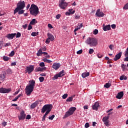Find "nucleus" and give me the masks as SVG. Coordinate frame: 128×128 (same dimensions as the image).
Listing matches in <instances>:
<instances>
[{
  "label": "nucleus",
  "mask_w": 128,
  "mask_h": 128,
  "mask_svg": "<svg viewBox=\"0 0 128 128\" xmlns=\"http://www.w3.org/2000/svg\"><path fill=\"white\" fill-rule=\"evenodd\" d=\"M36 84V81L34 80L29 81V84L25 88V92L27 96H30L32 93L34 92Z\"/></svg>",
  "instance_id": "obj_1"
},
{
  "label": "nucleus",
  "mask_w": 128,
  "mask_h": 128,
  "mask_svg": "<svg viewBox=\"0 0 128 128\" xmlns=\"http://www.w3.org/2000/svg\"><path fill=\"white\" fill-rule=\"evenodd\" d=\"M30 12L32 16H36L38 14V12H39L38 7L36 5L32 4L31 5L30 8Z\"/></svg>",
  "instance_id": "obj_2"
},
{
  "label": "nucleus",
  "mask_w": 128,
  "mask_h": 128,
  "mask_svg": "<svg viewBox=\"0 0 128 128\" xmlns=\"http://www.w3.org/2000/svg\"><path fill=\"white\" fill-rule=\"evenodd\" d=\"M26 8V2L24 1L20 0L16 4V8L14 10V14L18 12V10H24Z\"/></svg>",
  "instance_id": "obj_3"
},
{
  "label": "nucleus",
  "mask_w": 128,
  "mask_h": 128,
  "mask_svg": "<svg viewBox=\"0 0 128 128\" xmlns=\"http://www.w3.org/2000/svg\"><path fill=\"white\" fill-rule=\"evenodd\" d=\"M86 42L90 44V46H96L98 44V40L96 38H89L86 40Z\"/></svg>",
  "instance_id": "obj_4"
},
{
  "label": "nucleus",
  "mask_w": 128,
  "mask_h": 128,
  "mask_svg": "<svg viewBox=\"0 0 128 128\" xmlns=\"http://www.w3.org/2000/svg\"><path fill=\"white\" fill-rule=\"evenodd\" d=\"M52 108V104H46L42 107L41 112H42V114H44L46 112V114H48L50 112Z\"/></svg>",
  "instance_id": "obj_5"
},
{
  "label": "nucleus",
  "mask_w": 128,
  "mask_h": 128,
  "mask_svg": "<svg viewBox=\"0 0 128 128\" xmlns=\"http://www.w3.org/2000/svg\"><path fill=\"white\" fill-rule=\"evenodd\" d=\"M76 107L70 108L65 114L64 116V118H68V116H70L74 114V112H76Z\"/></svg>",
  "instance_id": "obj_6"
},
{
  "label": "nucleus",
  "mask_w": 128,
  "mask_h": 128,
  "mask_svg": "<svg viewBox=\"0 0 128 128\" xmlns=\"http://www.w3.org/2000/svg\"><path fill=\"white\" fill-rule=\"evenodd\" d=\"M68 6V3L66 2V0H61L59 2V6L62 10H66V7Z\"/></svg>",
  "instance_id": "obj_7"
},
{
  "label": "nucleus",
  "mask_w": 128,
  "mask_h": 128,
  "mask_svg": "<svg viewBox=\"0 0 128 128\" xmlns=\"http://www.w3.org/2000/svg\"><path fill=\"white\" fill-rule=\"evenodd\" d=\"M108 118H110V116H104L102 120L104 124H105L106 126H110V120H108Z\"/></svg>",
  "instance_id": "obj_8"
},
{
  "label": "nucleus",
  "mask_w": 128,
  "mask_h": 128,
  "mask_svg": "<svg viewBox=\"0 0 128 128\" xmlns=\"http://www.w3.org/2000/svg\"><path fill=\"white\" fill-rule=\"evenodd\" d=\"M12 92V89L10 88H0V94H8V92Z\"/></svg>",
  "instance_id": "obj_9"
},
{
  "label": "nucleus",
  "mask_w": 128,
  "mask_h": 128,
  "mask_svg": "<svg viewBox=\"0 0 128 128\" xmlns=\"http://www.w3.org/2000/svg\"><path fill=\"white\" fill-rule=\"evenodd\" d=\"M95 15L98 18H104V14L102 12L100 11V9H98L96 10Z\"/></svg>",
  "instance_id": "obj_10"
},
{
  "label": "nucleus",
  "mask_w": 128,
  "mask_h": 128,
  "mask_svg": "<svg viewBox=\"0 0 128 128\" xmlns=\"http://www.w3.org/2000/svg\"><path fill=\"white\" fill-rule=\"evenodd\" d=\"M19 120H24L26 118V114L24 111L22 110L20 113V116H18Z\"/></svg>",
  "instance_id": "obj_11"
},
{
  "label": "nucleus",
  "mask_w": 128,
  "mask_h": 128,
  "mask_svg": "<svg viewBox=\"0 0 128 128\" xmlns=\"http://www.w3.org/2000/svg\"><path fill=\"white\" fill-rule=\"evenodd\" d=\"M34 66L32 65H30L26 68V72H28V74L34 72Z\"/></svg>",
  "instance_id": "obj_12"
},
{
  "label": "nucleus",
  "mask_w": 128,
  "mask_h": 128,
  "mask_svg": "<svg viewBox=\"0 0 128 128\" xmlns=\"http://www.w3.org/2000/svg\"><path fill=\"white\" fill-rule=\"evenodd\" d=\"M92 110H98L100 108V103L98 102H96L92 106Z\"/></svg>",
  "instance_id": "obj_13"
},
{
  "label": "nucleus",
  "mask_w": 128,
  "mask_h": 128,
  "mask_svg": "<svg viewBox=\"0 0 128 128\" xmlns=\"http://www.w3.org/2000/svg\"><path fill=\"white\" fill-rule=\"evenodd\" d=\"M122 52H120L119 53L116 54L115 56V57L114 58V60L115 62H116V60H120V58H122Z\"/></svg>",
  "instance_id": "obj_14"
},
{
  "label": "nucleus",
  "mask_w": 128,
  "mask_h": 128,
  "mask_svg": "<svg viewBox=\"0 0 128 128\" xmlns=\"http://www.w3.org/2000/svg\"><path fill=\"white\" fill-rule=\"evenodd\" d=\"M52 68L56 70H58L60 68V63H54L52 66Z\"/></svg>",
  "instance_id": "obj_15"
},
{
  "label": "nucleus",
  "mask_w": 128,
  "mask_h": 128,
  "mask_svg": "<svg viewBox=\"0 0 128 128\" xmlns=\"http://www.w3.org/2000/svg\"><path fill=\"white\" fill-rule=\"evenodd\" d=\"M16 36V34L14 33V34H8V35L6 36V38H8V40H12L14 38V36Z\"/></svg>",
  "instance_id": "obj_16"
},
{
  "label": "nucleus",
  "mask_w": 128,
  "mask_h": 128,
  "mask_svg": "<svg viewBox=\"0 0 128 128\" xmlns=\"http://www.w3.org/2000/svg\"><path fill=\"white\" fill-rule=\"evenodd\" d=\"M46 70V68H40V67H37L35 68V72H44V70Z\"/></svg>",
  "instance_id": "obj_17"
},
{
  "label": "nucleus",
  "mask_w": 128,
  "mask_h": 128,
  "mask_svg": "<svg viewBox=\"0 0 128 128\" xmlns=\"http://www.w3.org/2000/svg\"><path fill=\"white\" fill-rule=\"evenodd\" d=\"M123 96H124V92H118L117 94V96H116V98H118V100H121Z\"/></svg>",
  "instance_id": "obj_18"
},
{
  "label": "nucleus",
  "mask_w": 128,
  "mask_h": 128,
  "mask_svg": "<svg viewBox=\"0 0 128 128\" xmlns=\"http://www.w3.org/2000/svg\"><path fill=\"white\" fill-rule=\"evenodd\" d=\"M104 26V24H103V30H104V32H106V30H110V24H108L106 26Z\"/></svg>",
  "instance_id": "obj_19"
},
{
  "label": "nucleus",
  "mask_w": 128,
  "mask_h": 128,
  "mask_svg": "<svg viewBox=\"0 0 128 128\" xmlns=\"http://www.w3.org/2000/svg\"><path fill=\"white\" fill-rule=\"evenodd\" d=\"M38 104H39L38 101H36L35 102L31 104L30 108H32V109L36 108L38 106Z\"/></svg>",
  "instance_id": "obj_20"
},
{
  "label": "nucleus",
  "mask_w": 128,
  "mask_h": 128,
  "mask_svg": "<svg viewBox=\"0 0 128 128\" xmlns=\"http://www.w3.org/2000/svg\"><path fill=\"white\" fill-rule=\"evenodd\" d=\"M82 78H86L90 76V72L82 73Z\"/></svg>",
  "instance_id": "obj_21"
},
{
  "label": "nucleus",
  "mask_w": 128,
  "mask_h": 128,
  "mask_svg": "<svg viewBox=\"0 0 128 128\" xmlns=\"http://www.w3.org/2000/svg\"><path fill=\"white\" fill-rule=\"evenodd\" d=\"M47 36H48V38L50 39V40H52V41L54 40V35H52V34H50V33H48L47 34Z\"/></svg>",
  "instance_id": "obj_22"
},
{
  "label": "nucleus",
  "mask_w": 128,
  "mask_h": 128,
  "mask_svg": "<svg viewBox=\"0 0 128 128\" xmlns=\"http://www.w3.org/2000/svg\"><path fill=\"white\" fill-rule=\"evenodd\" d=\"M58 76H60V78H62V76H64L66 74V72H64V70H62L60 71L58 74Z\"/></svg>",
  "instance_id": "obj_23"
},
{
  "label": "nucleus",
  "mask_w": 128,
  "mask_h": 128,
  "mask_svg": "<svg viewBox=\"0 0 128 128\" xmlns=\"http://www.w3.org/2000/svg\"><path fill=\"white\" fill-rule=\"evenodd\" d=\"M44 54V52H42V49H40L38 52L36 53L37 56H40L42 54Z\"/></svg>",
  "instance_id": "obj_24"
},
{
  "label": "nucleus",
  "mask_w": 128,
  "mask_h": 128,
  "mask_svg": "<svg viewBox=\"0 0 128 128\" xmlns=\"http://www.w3.org/2000/svg\"><path fill=\"white\" fill-rule=\"evenodd\" d=\"M37 22H38V21H36V18H34L30 22V24H32L33 26H34V24H36Z\"/></svg>",
  "instance_id": "obj_25"
},
{
  "label": "nucleus",
  "mask_w": 128,
  "mask_h": 128,
  "mask_svg": "<svg viewBox=\"0 0 128 128\" xmlns=\"http://www.w3.org/2000/svg\"><path fill=\"white\" fill-rule=\"evenodd\" d=\"M43 62H48V64H50V62H52V61L50 60H48L46 59V58H44L42 60Z\"/></svg>",
  "instance_id": "obj_26"
},
{
  "label": "nucleus",
  "mask_w": 128,
  "mask_h": 128,
  "mask_svg": "<svg viewBox=\"0 0 128 128\" xmlns=\"http://www.w3.org/2000/svg\"><path fill=\"white\" fill-rule=\"evenodd\" d=\"M74 12H76V10H73L72 12H66V16H70V14H74Z\"/></svg>",
  "instance_id": "obj_27"
},
{
  "label": "nucleus",
  "mask_w": 128,
  "mask_h": 128,
  "mask_svg": "<svg viewBox=\"0 0 128 128\" xmlns=\"http://www.w3.org/2000/svg\"><path fill=\"white\" fill-rule=\"evenodd\" d=\"M110 86H112V84H110V83L108 82L104 85V88H109L110 87Z\"/></svg>",
  "instance_id": "obj_28"
},
{
  "label": "nucleus",
  "mask_w": 128,
  "mask_h": 128,
  "mask_svg": "<svg viewBox=\"0 0 128 128\" xmlns=\"http://www.w3.org/2000/svg\"><path fill=\"white\" fill-rule=\"evenodd\" d=\"M58 78H60V75H58V74H56V75H54V77L52 78L53 80H58Z\"/></svg>",
  "instance_id": "obj_29"
},
{
  "label": "nucleus",
  "mask_w": 128,
  "mask_h": 128,
  "mask_svg": "<svg viewBox=\"0 0 128 128\" xmlns=\"http://www.w3.org/2000/svg\"><path fill=\"white\" fill-rule=\"evenodd\" d=\"M121 68H122L123 72H124L126 70V65L124 64H122L121 65Z\"/></svg>",
  "instance_id": "obj_30"
},
{
  "label": "nucleus",
  "mask_w": 128,
  "mask_h": 128,
  "mask_svg": "<svg viewBox=\"0 0 128 128\" xmlns=\"http://www.w3.org/2000/svg\"><path fill=\"white\" fill-rule=\"evenodd\" d=\"M11 44L10 42L6 43L5 44H3V47L8 48V46H10Z\"/></svg>",
  "instance_id": "obj_31"
},
{
  "label": "nucleus",
  "mask_w": 128,
  "mask_h": 128,
  "mask_svg": "<svg viewBox=\"0 0 128 128\" xmlns=\"http://www.w3.org/2000/svg\"><path fill=\"white\" fill-rule=\"evenodd\" d=\"M6 72L8 74H12V70L10 68H8L6 70Z\"/></svg>",
  "instance_id": "obj_32"
},
{
  "label": "nucleus",
  "mask_w": 128,
  "mask_h": 128,
  "mask_svg": "<svg viewBox=\"0 0 128 128\" xmlns=\"http://www.w3.org/2000/svg\"><path fill=\"white\" fill-rule=\"evenodd\" d=\"M72 97L70 96L66 99V102H72Z\"/></svg>",
  "instance_id": "obj_33"
},
{
  "label": "nucleus",
  "mask_w": 128,
  "mask_h": 128,
  "mask_svg": "<svg viewBox=\"0 0 128 128\" xmlns=\"http://www.w3.org/2000/svg\"><path fill=\"white\" fill-rule=\"evenodd\" d=\"M18 14H24V10H19L18 11Z\"/></svg>",
  "instance_id": "obj_34"
},
{
  "label": "nucleus",
  "mask_w": 128,
  "mask_h": 128,
  "mask_svg": "<svg viewBox=\"0 0 128 128\" xmlns=\"http://www.w3.org/2000/svg\"><path fill=\"white\" fill-rule=\"evenodd\" d=\"M3 60H4L5 62H8V60H10V58L8 56H4L3 57Z\"/></svg>",
  "instance_id": "obj_35"
},
{
  "label": "nucleus",
  "mask_w": 128,
  "mask_h": 128,
  "mask_svg": "<svg viewBox=\"0 0 128 128\" xmlns=\"http://www.w3.org/2000/svg\"><path fill=\"white\" fill-rule=\"evenodd\" d=\"M39 80H40V82H44V78L43 76L40 77Z\"/></svg>",
  "instance_id": "obj_36"
},
{
  "label": "nucleus",
  "mask_w": 128,
  "mask_h": 128,
  "mask_svg": "<svg viewBox=\"0 0 128 128\" xmlns=\"http://www.w3.org/2000/svg\"><path fill=\"white\" fill-rule=\"evenodd\" d=\"M22 36V34L20 32H18L16 34V38H20V36Z\"/></svg>",
  "instance_id": "obj_37"
},
{
  "label": "nucleus",
  "mask_w": 128,
  "mask_h": 128,
  "mask_svg": "<svg viewBox=\"0 0 128 128\" xmlns=\"http://www.w3.org/2000/svg\"><path fill=\"white\" fill-rule=\"evenodd\" d=\"M93 34L95 35L98 34V30L97 29L94 30L93 32Z\"/></svg>",
  "instance_id": "obj_38"
},
{
  "label": "nucleus",
  "mask_w": 128,
  "mask_h": 128,
  "mask_svg": "<svg viewBox=\"0 0 128 128\" xmlns=\"http://www.w3.org/2000/svg\"><path fill=\"white\" fill-rule=\"evenodd\" d=\"M48 114H46V112L45 113L44 115L43 116V118L42 119V121L44 122L46 120V116H48Z\"/></svg>",
  "instance_id": "obj_39"
},
{
  "label": "nucleus",
  "mask_w": 128,
  "mask_h": 128,
  "mask_svg": "<svg viewBox=\"0 0 128 128\" xmlns=\"http://www.w3.org/2000/svg\"><path fill=\"white\" fill-rule=\"evenodd\" d=\"M77 54H82V50H80L76 52Z\"/></svg>",
  "instance_id": "obj_40"
},
{
  "label": "nucleus",
  "mask_w": 128,
  "mask_h": 128,
  "mask_svg": "<svg viewBox=\"0 0 128 128\" xmlns=\"http://www.w3.org/2000/svg\"><path fill=\"white\" fill-rule=\"evenodd\" d=\"M68 94H64L62 96V98H63L64 100H66V98H68Z\"/></svg>",
  "instance_id": "obj_41"
},
{
  "label": "nucleus",
  "mask_w": 128,
  "mask_h": 128,
  "mask_svg": "<svg viewBox=\"0 0 128 128\" xmlns=\"http://www.w3.org/2000/svg\"><path fill=\"white\" fill-rule=\"evenodd\" d=\"M14 56V51H12L9 54L10 56Z\"/></svg>",
  "instance_id": "obj_42"
},
{
  "label": "nucleus",
  "mask_w": 128,
  "mask_h": 128,
  "mask_svg": "<svg viewBox=\"0 0 128 128\" xmlns=\"http://www.w3.org/2000/svg\"><path fill=\"white\" fill-rule=\"evenodd\" d=\"M4 47V41H0V48Z\"/></svg>",
  "instance_id": "obj_43"
},
{
  "label": "nucleus",
  "mask_w": 128,
  "mask_h": 128,
  "mask_svg": "<svg viewBox=\"0 0 128 128\" xmlns=\"http://www.w3.org/2000/svg\"><path fill=\"white\" fill-rule=\"evenodd\" d=\"M50 40L48 38L46 40V43L47 44H50Z\"/></svg>",
  "instance_id": "obj_44"
},
{
  "label": "nucleus",
  "mask_w": 128,
  "mask_h": 128,
  "mask_svg": "<svg viewBox=\"0 0 128 128\" xmlns=\"http://www.w3.org/2000/svg\"><path fill=\"white\" fill-rule=\"evenodd\" d=\"M54 118V115H52V116H50L48 117L49 120H52Z\"/></svg>",
  "instance_id": "obj_45"
},
{
  "label": "nucleus",
  "mask_w": 128,
  "mask_h": 128,
  "mask_svg": "<svg viewBox=\"0 0 128 128\" xmlns=\"http://www.w3.org/2000/svg\"><path fill=\"white\" fill-rule=\"evenodd\" d=\"M94 49H90V50H89L90 54H94Z\"/></svg>",
  "instance_id": "obj_46"
},
{
  "label": "nucleus",
  "mask_w": 128,
  "mask_h": 128,
  "mask_svg": "<svg viewBox=\"0 0 128 128\" xmlns=\"http://www.w3.org/2000/svg\"><path fill=\"white\" fill-rule=\"evenodd\" d=\"M40 66H41L42 68H44V62H40Z\"/></svg>",
  "instance_id": "obj_47"
},
{
  "label": "nucleus",
  "mask_w": 128,
  "mask_h": 128,
  "mask_svg": "<svg viewBox=\"0 0 128 128\" xmlns=\"http://www.w3.org/2000/svg\"><path fill=\"white\" fill-rule=\"evenodd\" d=\"M32 25H30V24L28 26V30H32Z\"/></svg>",
  "instance_id": "obj_48"
},
{
  "label": "nucleus",
  "mask_w": 128,
  "mask_h": 128,
  "mask_svg": "<svg viewBox=\"0 0 128 128\" xmlns=\"http://www.w3.org/2000/svg\"><path fill=\"white\" fill-rule=\"evenodd\" d=\"M111 28H112L113 30H114L116 28V26L115 24H112L111 26Z\"/></svg>",
  "instance_id": "obj_49"
},
{
  "label": "nucleus",
  "mask_w": 128,
  "mask_h": 128,
  "mask_svg": "<svg viewBox=\"0 0 128 128\" xmlns=\"http://www.w3.org/2000/svg\"><path fill=\"white\" fill-rule=\"evenodd\" d=\"M60 16H61L60 14H58L56 16V20H60Z\"/></svg>",
  "instance_id": "obj_50"
},
{
  "label": "nucleus",
  "mask_w": 128,
  "mask_h": 128,
  "mask_svg": "<svg viewBox=\"0 0 128 128\" xmlns=\"http://www.w3.org/2000/svg\"><path fill=\"white\" fill-rule=\"evenodd\" d=\"M32 36H36V32H32L31 34Z\"/></svg>",
  "instance_id": "obj_51"
},
{
  "label": "nucleus",
  "mask_w": 128,
  "mask_h": 128,
  "mask_svg": "<svg viewBox=\"0 0 128 128\" xmlns=\"http://www.w3.org/2000/svg\"><path fill=\"white\" fill-rule=\"evenodd\" d=\"M84 126H85L86 128H89V127H90V124H89L88 122H86V123L85 124Z\"/></svg>",
  "instance_id": "obj_52"
},
{
  "label": "nucleus",
  "mask_w": 128,
  "mask_h": 128,
  "mask_svg": "<svg viewBox=\"0 0 128 128\" xmlns=\"http://www.w3.org/2000/svg\"><path fill=\"white\" fill-rule=\"evenodd\" d=\"M31 118H32V116H30V115L28 114L26 117V120H30Z\"/></svg>",
  "instance_id": "obj_53"
},
{
  "label": "nucleus",
  "mask_w": 128,
  "mask_h": 128,
  "mask_svg": "<svg viewBox=\"0 0 128 128\" xmlns=\"http://www.w3.org/2000/svg\"><path fill=\"white\" fill-rule=\"evenodd\" d=\"M0 78H6V74H0Z\"/></svg>",
  "instance_id": "obj_54"
},
{
  "label": "nucleus",
  "mask_w": 128,
  "mask_h": 128,
  "mask_svg": "<svg viewBox=\"0 0 128 128\" xmlns=\"http://www.w3.org/2000/svg\"><path fill=\"white\" fill-rule=\"evenodd\" d=\"M97 56H98V58H102V55L100 54H98Z\"/></svg>",
  "instance_id": "obj_55"
},
{
  "label": "nucleus",
  "mask_w": 128,
  "mask_h": 128,
  "mask_svg": "<svg viewBox=\"0 0 128 128\" xmlns=\"http://www.w3.org/2000/svg\"><path fill=\"white\" fill-rule=\"evenodd\" d=\"M18 100V96H16L15 98H14V100H12V102H16V100Z\"/></svg>",
  "instance_id": "obj_56"
},
{
  "label": "nucleus",
  "mask_w": 128,
  "mask_h": 128,
  "mask_svg": "<svg viewBox=\"0 0 128 128\" xmlns=\"http://www.w3.org/2000/svg\"><path fill=\"white\" fill-rule=\"evenodd\" d=\"M124 56H128V48L126 49V50L124 54Z\"/></svg>",
  "instance_id": "obj_57"
},
{
  "label": "nucleus",
  "mask_w": 128,
  "mask_h": 128,
  "mask_svg": "<svg viewBox=\"0 0 128 128\" xmlns=\"http://www.w3.org/2000/svg\"><path fill=\"white\" fill-rule=\"evenodd\" d=\"M124 75L120 76V80H124Z\"/></svg>",
  "instance_id": "obj_58"
},
{
  "label": "nucleus",
  "mask_w": 128,
  "mask_h": 128,
  "mask_svg": "<svg viewBox=\"0 0 128 128\" xmlns=\"http://www.w3.org/2000/svg\"><path fill=\"white\" fill-rule=\"evenodd\" d=\"M16 66V62H14L11 64L12 66Z\"/></svg>",
  "instance_id": "obj_59"
},
{
  "label": "nucleus",
  "mask_w": 128,
  "mask_h": 128,
  "mask_svg": "<svg viewBox=\"0 0 128 128\" xmlns=\"http://www.w3.org/2000/svg\"><path fill=\"white\" fill-rule=\"evenodd\" d=\"M22 28H24V30H26V28H28V24L23 25Z\"/></svg>",
  "instance_id": "obj_60"
},
{
  "label": "nucleus",
  "mask_w": 128,
  "mask_h": 128,
  "mask_svg": "<svg viewBox=\"0 0 128 128\" xmlns=\"http://www.w3.org/2000/svg\"><path fill=\"white\" fill-rule=\"evenodd\" d=\"M48 28H52V24H48Z\"/></svg>",
  "instance_id": "obj_61"
},
{
  "label": "nucleus",
  "mask_w": 128,
  "mask_h": 128,
  "mask_svg": "<svg viewBox=\"0 0 128 128\" xmlns=\"http://www.w3.org/2000/svg\"><path fill=\"white\" fill-rule=\"evenodd\" d=\"M6 124H7V122H2V126H6Z\"/></svg>",
  "instance_id": "obj_62"
},
{
  "label": "nucleus",
  "mask_w": 128,
  "mask_h": 128,
  "mask_svg": "<svg viewBox=\"0 0 128 128\" xmlns=\"http://www.w3.org/2000/svg\"><path fill=\"white\" fill-rule=\"evenodd\" d=\"M78 26H79L78 28H80H80H82V24H80V25L78 24Z\"/></svg>",
  "instance_id": "obj_63"
},
{
  "label": "nucleus",
  "mask_w": 128,
  "mask_h": 128,
  "mask_svg": "<svg viewBox=\"0 0 128 128\" xmlns=\"http://www.w3.org/2000/svg\"><path fill=\"white\" fill-rule=\"evenodd\" d=\"M124 62H128V56H126V58L124 59Z\"/></svg>",
  "instance_id": "obj_64"
}]
</instances>
